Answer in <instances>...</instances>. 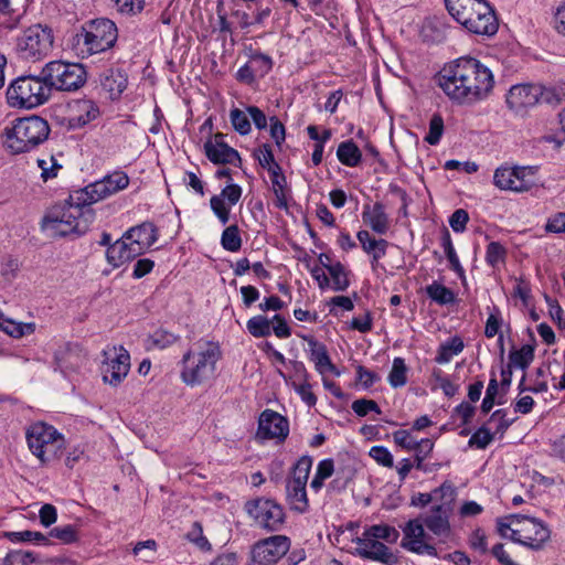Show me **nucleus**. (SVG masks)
<instances>
[{"mask_svg":"<svg viewBox=\"0 0 565 565\" xmlns=\"http://www.w3.org/2000/svg\"><path fill=\"white\" fill-rule=\"evenodd\" d=\"M438 85L454 102L475 104L490 95L494 78L492 72L478 60L461 57L443 68Z\"/></svg>","mask_w":565,"mask_h":565,"instance_id":"f257e3e1","label":"nucleus"},{"mask_svg":"<svg viewBox=\"0 0 565 565\" xmlns=\"http://www.w3.org/2000/svg\"><path fill=\"white\" fill-rule=\"evenodd\" d=\"M221 359L220 344L201 339L182 356L180 379L191 387L205 384L214 379Z\"/></svg>","mask_w":565,"mask_h":565,"instance_id":"f03ea898","label":"nucleus"},{"mask_svg":"<svg viewBox=\"0 0 565 565\" xmlns=\"http://www.w3.org/2000/svg\"><path fill=\"white\" fill-rule=\"evenodd\" d=\"M95 220L94 210L86 203L70 195L67 204L60 210L51 211L42 220V230L52 237L86 233Z\"/></svg>","mask_w":565,"mask_h":565,"instance_id":"7ed1b4c3","label":"nucleus"},{"mask_svg":"<svg viewBox=\"0 0 565 565\" xmlns=\"http://www.w3.org/2000/svg\"><path fill=\"white\" fill-rule=\"evenodd\" d=\"M50 134L46 120L39 116L18 118L7 125L2 132V145L11 154L29 152L45 141Z\"/></svg>","mask_w":565,"mask_h":565,"instance_id":"20e7f679","label":"nucleus"},{"mask_svg":"<svg viewBox=\"0 0 565 565\" xmlns=\"http://www.w3.org/2000/svg\"><path fill=\"white\" fill-rule=\"evenodd\" d=\"M450 15L469 32L493 35L498 31L494 10L486 0H445Z\"/></svg>","mask_w":565,"mask_h":565,"instance_id":"39448f33","label":"nucleus"},{"mask_svg":"<svg viewBox=\"0 0 565 565\" xmlns=\"http://www.w3.org/2000/svg\"><path fill=\"white\" fill-rule=\"evenodd\" d=\"M399 537L398 531L388 524H375L366 527L355 540V554L384 565H396L397 556L386 545L394 544Z\"/></svg>","mask_w":565,"mask_h":565,"instance_id":"423d86ee","label":"nucleus"},{"mask_svg":"<svg viewBox=\"0 0 565 565\" xmlns=\"http://www.w3.org/2000/svg\"><path fill=\"white\" fill-rule=\"evenodd\" d=\"M118 31L109 19L100 18L83 24L73 38L72 46L78 56L87 57L114 46Z\"/></svg>","mask_w":565,"mask_h":565,"instance_id":"0eeeda50","label":"nucleus"},{"mask_svg":"<svg viewBox=\"0 0 565 565\" xmlns=\"http://www.w3.org/2000/svg\"><path fill=\"white\" fill-rule=\"evenodd\" d=\"M25 438L30 451L42 465L57 460L65 448L64 436L55 427L43 422L30 425Z\"/></svg>","mask_w":565,"mask_h":565,"instance_id":"6e6552de","label":"nucleus"},{"mask_svg":"<svg viewBox=\"0 0 565 565\" xmlns=\"http://www.w3.org/2000/svg\"><path fill=\"white\" fill-rule=\"evenodd\" d=\"M51 92L42 73L15 78L7 89V102L11 107L32 109L45 104Z\"/></svg>","mask_w":565,"mask_h":565,"instance_id":"1a4fd4ad","label":"nucleus"},{"mask_svg":"<svg viewBox=\"0 0 565 565\" xmlns=\"http://www.w3.org/2000/svg\"><path fill=\"white\" fill-rule=\"evenodd\" d=\"M43 78L50 92L52 89L72 92L82 87L86 82V71L82 64L64 61H51L42 68Z\"/></svg>","mask_w":565,"mask_h":565,"instance_id":"9d476101","label":"nucleus"},{"mask_svg":"<svg viewBox=\"0 0 565 565\" xmlns=\"http://www.w3.org/2000/svg\"><path fill=\"white\" fill-rule=\"evenodd\" d=\"M54 35L50 28L34 24L25 29L17 40V51L21 58L38 62L53 50Z\"/></svg>","mask_w":565,"mask_h":565,"instance_id":"9b49d317","label":"nucleus"},{"mask_svg":"<svg viewBox=\"0 0 565 565\" xmlns=\"http://www.w3.org/2000/svg\"><path fill=\"white\" fill-rule=\"evenodd\" d=\"M539 168L534 166H501L495 169L493 184L501 191L529 192L540 183Z\"/></svg>","mask_w":565,"mask_h":565,"instance_id":"f8f14e48","label":"nucleus"},{"mask_svg":"<svg viewBox=\"0 0 565 565\" xmlns=\"http://www.w3.org/2000/svg\"><path fill=\"white\" fill-rule=\"evenodd\" d=\"M128 184L129 177L122 171H115L83 189L74 191V199L79 203H86L90 206L92 204L126 189Z\"/></svg>","mask_w":565,"mask_h":565,"instance_id":"ddd939ff","label":"nucleus"},{"mask_svg":"<svg viewBox=\"0 0 565 565\" xmlns=\"http://www.w3.org/2000/svg\"><path fill=\"white\" fill-rule=\"evenodd\" d=\"M512 534L510 540L532 550H541L550 539V530L537 519L524 514L511 515Z\"/></svg>","mask_w":565,"mask_h":565,"instance_id":"4468645a","label":"nucleus"},{"mask_svg":"<svg viewBox=\"0 0 565 565\" xmlns=\"http://www.w3.org/2000/svg\"><path fill=\"white\" fill-rule=\"evenodd\" d=\"M312 466L309 456L301 457L294 467L292 477L286 486L287 501L291 510L303 513L308 509L306 484Z\"/></svg>","mask_w":565,"mask_h":565,"instance_id":"2eb2a0df","label":"nucleus"},{"mask_svg":"<svg viewBox=\"0 0 565 565\" xmlns=\"http://www.w3.org/2000/svg\"><path fill=\"white\" fill-rule=\"evenodd\" d=\"M105 360L102 364V374L105 383L119 385L130 370V354L122 347H110L103 351Z\"/></svg>","mask_w":565,"mask_h":565,"instance_id":"dca6fc26","label":"nucleus"},{"mask_svg":"<svg viewBox=\"0 0 565 565\" xmlns=\"http://www.w3.org/2000/svg\"><path fill=\"white\" fill-rule=\"evenodd\" d=\"M290 540L285 535H274L258 541L252 550V559L256 565H274L289 550Z\"/></svg>","mask_w":565,"mask_h":565,"instance_id":"f3484780","label":"nucleus"},{"mask_svg":"<svg viewBox=\"0 0 565 565\" xmlns=\"http://www.w3.org/2000/svg\"><path fill=\"white\" fill-rule=\"evenodd\" d=\"M455 501L445 500L433 504L425 513L422 522L434 535L446 542L451 536L450 516L454 511Z\"/></svg>","mask_w":565,"mask_h":565,"instance_id":"a211bd4d","label":"nucleus"},{"mask_svg":"<svg viewBox=\"0 0 565 565\" xmlns=\"http://www.w3.org/2000/svg\"><path fill=\"white\" fill-rule=\"evenodd\" d=\"M247 512L257 525L269 531L279 530L285 519L282 508L268 499H258L248 503Z\"/></svg>","mask_w":565,"mask_h":565,"instance_id":"6ab92c4d","label":"nucleus"},{"mask_svg":"<svg viewBox=\"0 0 565 565\" xmlns=\"http://www.w3.org/2000/svg\"><path fill=\"white\" fill-rule=\"evenodd\" d=\"M544 88L534 84L513 85L505 98L508 107L515 114H524L529 108L535 106L543 96Z\"/></svg>","mask_w":565,"mask_h":565,"instance_id":"aec40b11","label":"nucleus"},{"mask_svg":"<svg viewBox=\"0 0 565 565\" xmlns=\"http://www.w3.org/2000/svg\"><path fill=\"white\" fill-rule=\"evenodd\" d=\"M403 533L401 545L405 550L418 555L438 556L437 548L425 541L426 533L422 520H409L403 527Z\"/></svg>","mask_w":565,"mask_h":565,"instance_id":"412c9836","label":"nucleus"},{"mask_svg":"<svg viewBox=\"0 0 565 565\" xmlns=\"http://www.w3.org/2000/svg\"><path fill=\"white\" fill-rule=\"evenodd\" d=\"M99 115V107L92 99L79 98L67 104V125L71 129L83 128L96 120Z\"/></svg>","mask_w":565,"mask_h":565,"instance_id":"4be33fe9","label":"nucleus"},{"mask_svg":"<svg viewBox=\"0 0 565 565\" xmlns=\"http://www.w3.org/2000/svg\"><path fill=\"white\" fill-rule=\"evenodd\" d=\"M289 433L288 420L271 409H265L258 419L256 436L259 439L285 440Z\"/></svg>","mask_w":565,"mask_h":565,"instance_id":"5701e85b","label":"nucleus"},{"mask_svg":"<svg viewBox=\"0 0 565 565\" xmlns=\"http://www.w3.org/2000/svg\"><path fill=\"white\" fill-rule=\"evenodd\" d=\"M204 152L214 164H235L241 161L239 153L224 141V135L216 134L204 143Z\"/></svg>","mask_w":565,"mask_h":565,"instance_id":"b1692460","label":"nucleus"},{"mask_svg":"<svg viewBox=\"0 0 565 565\" xmlns=\"http://www.w3.org/2000/svg\"><path fill=\"white\" fill-rule=\"evenodd\" d=\"M126 239L130 241V245L135 249H139V255L152 247L158 241V230L151 222H143L137 226L129 228L126 233Z\"/></svg>","mask_w":565,"mask_h":565,"instance_id":"393cba45","label":"nucleus"},{"mask_svg":"<svg viewBox=\"0 0 565 565\" xmlns=\"http://www.w3.org/2000/svg\"><path fill=\"white\" fill-rule=\"evenodd\" d=\"M309 347V359L315 364L316 371L320 375H324L327 372H330L337 376L340 375L339 370L337 366L332 363L327 347L317 341L312 337H305L303 338Z\"/></svg>","mask_w":565,"mask_h":565,"instance_id":"a878e982","label":"nucleus"},{"mask_svg":"<svg viewBox=\"0 0 565 565\" xmlns=\"http://www.w3.org/2000/svg\"><path fill=\"white\" fill-rule=\"evenodd\" d=\"M362 220L366 226L380 235L386 234L391 226L390 217L382 202H375L373 205L365 204Z\"/></svg>","mask_w":565,"mask_h":565,"instance_id":"bb28decb","label":"nucleus"},{"mask_svg":"<svg viewBox=\"0 0 565 565\" xmlns=\"http://www.w3.org/2000/svg\"><path fill=\"white\" fill-rule=\"evenodd\" d=\"M100 87L111 100L118 99L127 88L128 77L118 68L104 71L99 76Z\"/></svg>","mask_w":565,"mask_h":565,"instance_id":"cd10ccee","label":"nucleus"},{"mask_svg":"<svg viewBox=\"0 0 565 565\" xmlns=\"http://www.w3.org/2000/svg\"><path fill=\"white\" fill-rule=\"evenodd\" d=\"M137 256H139V249H135V247L130 245V241L126 239L125 234L121 238L109 245L106 252L107 262L113 267H119Z\"/></svg>","mask_w":565,"mask_h":565,"instance_id":"c85d7f7f","label":"nucleus"},{"mask_svg":"<svg viewBox=\"0 0 565 565\" xmlns=\"http://www.w3.org/2000/svg\"><path fill=\"white\" fill-rule=\"evenodd\" d=\"M455 499L456 488L450 482H444L429 493H418L417 497L413 499V504L426 507L429 503L437 504L445 500L455 501Z\"/></svg>","mask_w":565,"mask_h":565,"instance_id":"c756f323","label":"nucleus"},{"mask_svg":"<svg viewBox=\"0 0 565 565\" xmlns=\"http://www.w3.org/2000/svg\"><path fill=\"white\" fill-rule=\"evenodd\" d=\"M356 237L361 244L362 249L372 255V263H377L386 254L388 242L386 239H376L371 236L366 230L358 232Z\"/></svg>","mask_w":565,"mask_h":565,"instance_id":"7c9ffc66","label":"nucleus"},{"mask_svg":"<svg viewBox=\"0 0 565 565\" xmlns=\"http://www.w3.org/2000/svg\"><path fill=\"white\" fill-rule=\"evenodd\" d=\"M337 157L342 164L351 168L359 166L362 161V152L352 140L339 145Z\"/></svg>","mask_w":565,"mask_h":565,"instance_id":"2f4dec72","label":"nucleus"},{"mask_svg":"<svg viewBox=\"0 0 565 565\" xmlns=\"http://www.w3.org/2000/svg\"><path fill=\"white\" fill-rule=\"evenodd\" d=\"M0 329L13 338H22L24 335H30L35 331V323L17 322L6 318L0 311Z\"/></svg>","mask_w":565,"mask_h":565,"instance_id":"473e14b6","label":"nucleus"},{"mask_svg":"<svg viewBox=\"0 0 565 565\" xmlns=\"http://www.w3.org/2000/svg\"><path fill=\"white\" fill-rule=\"evenodd\" d=\"M465 345L459 337H452L440 344L435 361L439 364L448 363L455 355L462 352Z\"/></svg>","mask_w":565,"mask_h":565,"instance_id":"72a5a7b5","label":"nucleus"},{"mask_svg":"<svg viewBox=\"0 0 565 565\" xmlns=\"http://www.w3.org/2000/svg\"><path fill=\"white\" fill-rule=\"evenodd\" d=\"M425 290L428 298L440 306L450 305L456 299L451 289L436 280L426 286Z\"/></svg>","mask_w":565,"mask_h":565,"instance_id":"f704fd0d","label":"nucleus"},{"mask_svg":"<svg viewBox=\"0 0 565 565\" xmlns=\"http://www.w3.org/2000/svg\"><path fill=\"white\" fill-rule=\"evenodd\" d=\"M270 181L273 184L276 207L280 210H287L288 201L286 194V178L282 171H274V173L270 174Z\"/></svg>","mask_w":565,"mask_h":565,"instance_id":"c9c22d12","label":"nucleus"},{"mask_svg":"<svg viewBox=\"0 0 565 565\" xmlns=\"http://www.w3.org/2000/svg\"><path fill=\"white\" fill-rule=\"evenodd\" d=\"M441 246H443L446 257L450 264V268L458 275V277L461 280H465L466 279L465 269L459 262V258H458L456 250L454 248V245H452L450 234L447 230L443 234Z\"/></svg>","mask_w":565,"mask_h":565,"instance_id":"e433bc0d","label":"nucleus"},{"mask_svg":"<svg viewBox=\"0 0 565 565\" xmlns=\"http://www.w3.org/2000/svg\"><path fill=\"white\" fill-rule=\"evenodd\" d=\"M328 273L330 275V287L334 291H344L349 285L348 273L344 266L340 262H335L329 267Z\"/></svg>","mask_w":565,"mask_h":565,"instance_id":"4c0bfd02","label":"nucleus"},{"mask_svg":"<svg viewBox=\"0 0 565 565\" xmlns=\"http://www.w3.org/2000/svg\"><path fill=\"white\" fill-rule=\"evenodd\" d=\"M407 372L408 367L405 360L403 358H395L387 377L390 385L394 388L404 386L407 383Z\"/></svg>","mask_w":565,"mask_h":565,"instance_id":"58836bf2","label":"nucleus"},{"mask_svg":"<svg viewBox=\"0 0 565 565\" xmlns=\"http://www.w3.org/2000/svg\"><path fill=\"white\" fill-rule=\"evenodd\" d=\"M180 337L166 329H158L148 338V345L150 348L163 350L174 344Z\"/></svg>","mask_w":565,"mask_h":565,"instance_id":"ea45409f","label":"nucleus"},{"mask_svg":"<svg viewBox=\"0 0 565 565\" xmlns=\"http://www.w3.org/2000/svg\"><path fill=\"white\" fill-rule=\"evenodd\" d=\"M534 359V349L530 344L522 345L519 350L510 352L509 360L510 365L526 369Z\"/></svg>","mask_w":565,"mask_h":565,"instance_id":"a19ab883","label":"nucleus"},{"mask_svg":"<svg viewBox=\"0 0 565 565\" xmlns=\"http://www.w3.org/2000/svg\"><path fill=\"white\" fill-rule=\"evenodd\" d=\"M254 154L259 164L264 169L268 170L269 174L274 173V171L277 172L281 170L279 164L275 161L271 147L268 143L262 145L258 149L255 150Z\"/></svg>","mask_w":565,"mask_h":565,"instance_id":"79ce46f5","label":"nucleus"},{"mask_svg":"<svg viewBox=\"0 0 565 565\" xmlns=\"http://www.w3.org/2000/svg\"><path fill=\"white\" fill-rule=\"evenodd\" d=\"M222 247L228 252H237L242 247V238L237 225L227 226L221 237Z\"/></svg>","mask_w":565,"mask_h":565,"instance_id":"37998d69","label":"nucleus"},{"mask_svg":"<svg viewBox=\"0 0 565 565\" xmlns=\"http://www.w3.org/2000/svg\"><path fill=\"white\" fill-rule=\"evenodd\" d=\"M36 563L38 555L23 550L11 551L3 558V565H35Z\"/></svg>","mask_w":565,"mask_h":565,"instance_id":"c03bdc74","label":"nucleus"},{"mask_svg":"<svg viewBox=\"0 0 565 565\" xmlns=\"http://www.w3.org/2000/svg\"><path fill=\"white\" fill-rule=\"evenodd\" d=\"M246 328L255 338L267 337L271 332L270 321L260 315L250 318L246 323Z\"/></svg>","mask_w":565,"mask_h":565,"instance_id":"a18cd8bd","label":"nucleus"},{"mask_svg":"<svg viewBox=\"0 0 565 565\" xmlns=\"http://www.w3.org/2000/svg\"><path fill=\"white\" fill-rule=\"evenodd\" d=\"M334 471V465L332 459H324L318 463L316 475L311 480L310 487L318 491L323 481L332 476Z\"/></svg>","mask_w":565,"mask_h":565,"instance_id":"49530a36","label":"nucleus"},{"mask_svg":"<svg viewBox=\"0 0 565 565\" xmlns=\"http://www.w3.org/2000/svg\"><path fill=\"white\" fill-rule=\"evenodd\" d=\"M36 163L38 167L41 169V178L43 179V181H47L49 179L57 177V173L62 168V166L53 156L39 158L36 160Z\"/></svg>","mask_w":565,"mask_h":565,"instance_id":"de8ad7c7","label":"nucleus"},{"mask_svg":"<svg viewBox=\"0 0 565 565\" xmlns=\"http://www.w3.org/2000/svg\"><path fill=\"white\" fill-rule=\"evenodd\" d=\"M158 550V544L154 540H146L137 542L132 548V554L139 556L145 562H151L153 555Z\"/></svg>","mask_w":565,"mask_h":565,"instance_id":"09e8293b","label":"nucleus"},{"mask_svg":"<svg viewBox=\"0 0 565 565\" xmlns=\"http://www.w3.org/2000/svg\"><path fill=\"white\" fill-rule=\"evenodd\" d=\"M248 116L249 115L247 113L238 108H234L230 113L231 122L234 129L241 135H247L250 132V122Z\"/></svg>","mask_w":565,"mask_h":565,"instance_id":"8fccbe9b","label":"nucleus"},{"mask_svg":"<svg viewBox=\"0 0 565 565\" xmlns=\"http://www.w3.org/2000/svg\"><path fill=\"white\" fill-rule=\"evenodd\" d=\"M507 255V249L499 242H491L487 246L486 252V262L492 266L497 267L500 263L504 262Z\"/></svg>","mask_w":565,"mask_h":565,"instance_id":"3c124183","label":"nucleus"},{"mask_svg":"<svg viewBox=\"0 0 565 565\" xmlns=\"http://www.w3.org/2000/svg\"><path fill=\"white\" fill-rule=\"evenodd\" d=\"M119 13L135 15L142 11L145 0H113Z\"/></svg>","mask_w":565,"mask_h":565,"instance_id":"603ef678","label":"nucleus"},{"mask_svg":"<svg viewBox=\"0 0 565 565\" xmlns=\"http://www.w3.org/2000/svg\"><path fill=\"white\" fill-rule=\"evenodd\" d=\"M444 120L439 115H434L429 122V131L425 141L429 145H437L443 136Z\"/></svg>","mask_w":565,"mask_h":565,"instance_id":"864d4df0","label":"nucleus"},{"mask_svg":"<svg viewBox=\"0 0 565 565\" xmlns=\"http://www.w3.org/2000/svg\"><path fill=\"white\" fill-rule=\"evenodd\" d=\"M292 388L297 392V394L300 396L302 402H305L308 406H315L317 404V397L312 392V386L307 382H296L294 381L291 383Z\"/></svg>","mask_w":565,"mask_h":565,"instance_id":"5fc2aeb1","label":"nucleus"},{"mask_svg":"<svg viewBox=\"0 0 565 565\" xmlns=\"http://www.w3.org/2000/svg\"><path fill=\"white\" fill-rule=\"evenodd\" d=\"M493 440V435L489 429L481 427L470 437L468 445L469 447H476L478 449H484Z\"/></svg>","mask_w":565,"mask_h":565,"instance_id":"6e6d98bb","label":"nucleus"},{"mask_svg":"<svg viewBox=\"0 0 565 565\" xmlns=\"http://www.w3.org/2000/svg\"><path fill=\"white\" fill-rule=\"evenodd\" d=\"M210 205L218 221L225 225L230 220V207L226 206L223 198L213 195L210 200Z\"/></svg>","mask_w":565,"mask_h":565,"instance_id":"4d7b16f0","label":"nucleus"},{"mask_svg":"<svg viewBox=\"0 0 565 565\" xmlns=\"http://www.w3.org/2000/svg\"><path fill=\"white\" fill-rule=\"evenodd\" d=\"M370 457L373 458L379 465L383 467H393V456L387 448L383 446H374L370 449Z\"/></svg>","mask_w":565,"mask_h":565,"instance_id":"13d9d810","label":"nucleus"},{"mask_svg":"<svg viewBox=\"0 0 565 565\" xmlns=\"http://www.w3.org/2000/svg\"><path fill=\"white\" fill-rule=\"evenodd\" d=\"M50 535L52 537L60 540L61 542H63L65 544L75 542L77 540L76 530L73 525H70V524L64 525V526L54 527L50 532Z\"/></svg>","mask_w":565,"mask_h":565,"instance_id":"bf43d9fd","label":"nucleus"},{"mask_svg":"<svg viewBox=\"0 0 565 565\" xmlns=\"http://www.w3.org/2000/svg\"><path fill=\"white\" fill-rule=\"evenodd\" d=\"M352 409L358 416H365L370 412L381 414V409L376 402L366 398H360L352 403Z\"/></svg>","mask_w":565,"mask_h":565,"instance_id":"052dcab7","label":"nucleus"},{"mask_svg":"<svg viewBox=\"0 0 565 565\" xmlns=\"http://www.w3.org/2000/svg\"><path fill=\"white\" fill-rule=\"evenodd\" d=\"M249 65L253 66L255 74L265 75L271 70L273 62L267 55L255 54L252 56Z\"/></svg>","mask_w":565,"mask_h":565,"instance_id":"680f3d73","label":"nucleus"},{"mask_svg":"<svg viewBox=\"0 0 565 565\" xmlns=\"http://www.w3.org/2000/svg\"><path fill=\"white\" fill-rule=\"evenodd\" d=\"M469 221V215L468 213L462 210V209H459V210H456L450 218H449V225L451 226V228L457 232V233H461L466 230V225Z\"/></svg>","mask_w":565,"mask_h":565,"instance_id":"e2e57ef3","label":"nucleus"},{"mask_svg":"<svg viewBox=\"0 0 565 565\" xmlns=\"http://www.w3.org/2000/svg\"><path fill=\"white\" fill-rule=\"evenodd\" d=\"M270 137L274 139L275 143L280 147L281 143L285 141L286 137V130L285 126L280 122V120L277 117H270Z\"/></svg>","mask_w":565,"mask_h":565,"instance_id":"0e129e2a","label":"nucleus"},{"mask_svg":"<svg viewBox=\"0 0 565 565\" xmlns=\"http://www.w3.org/2000/svg\"><path fill=\"white\" fill-rule=\"evenodd\" d=\"M356 379L363 385L364 388L371 387L375 382L380 381V376L373 371L359 365L356 367Z\"/></svg>","mask_w":565,"mask_h":565,"instance_id":"69168bd1","label":"nucleus"},{"mask_svg":"<svg viewBox=\"0 0 565 565\" xmlns=\"http://www.w3.org/2000/svg\"><path fill=\"white\" fill-rule=\"evenodd\" d=\"M218 196L223 198L224 202L227 200L230 205H235L242 196V188L238 184H228Z\"/></svg>","mask_w":565,"mask_h":565,"instance_id":"338daca9","label":"nucleus"},{"mask_svg":"<svg viewBox=\"0 0 565 565\" xmlns=\"http://www.w3.org/2000/svg\"><path fill=\"white\" fill-rule=\"evenodd\" d=\"M545 230L551 233H565V213H557L550 217Z\"/></svg>","mask_w":565,"mask_h":565,"instance_id":"774afa93","label":"nucleus"}]
</instances>
